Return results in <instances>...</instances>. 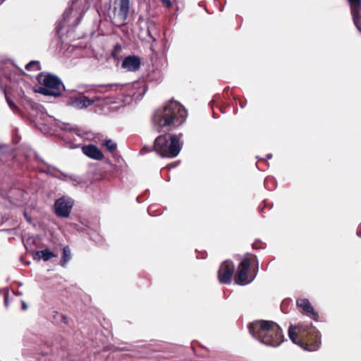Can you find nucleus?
<instances>
[{"label": "nucleus", "mask_w": 361, "mask_h": 361, "mask_svg": "<svg viewBox=\"0 0 361 361\" xmlns=\"http://www.w3.org/2000/svg\"><path fill=\"white\" fill-rule=\"evenodd\" d=\"M247 327L252 337L267 346L276 348L284 341L281 328L273 321L255 320Z\"/></svg>", "instance_id": "1"}, {"label": "nucleus", "mask_w": 361, "mask_h": 361, "mask_svg": "<svg viewBox=\"0 0 361 361\" xmlns=\"http://www.w3.org/2000/svg\"><path fill=\"white\" fill-rule=\"evenodd\" d=\"M288 334L293 343L307 351H316L321 346V334L312 324L300 323L297 326L290 325Z\"/></svg>", "instance_id": "2"}, {"label": "nucleus", "mask_w": 361, "mask_h": 361, "mask_svg": "<svg viewBox=\"0 0 361 361\" xmlns=\"http://www.w3.org/2000/svg\"><path fill=\"white\" fill-rule=\"evenodd\" d=\"M187 115V111L182 104L171 100L156 110L152 117V123L158 128L170 126L177 127L185 122Z\"/></svg>", "instance_id": "3"}, {"label": "nucleus", "mask_w": 361, "mask_h": 361, "mask_svg": "<svg viewBox=\"0 0 361 361\" xmlns=\"http://www.w3.org/2000/svg\"><path fill=\"white\" fill-rule=\"evenodd\" d=\"M182 134L170 136V143L166 135L158 136L154 142V150L162 157L174 158L180 153L182 144L180 137Z\"/></svg>", "instance_id": "4"}, {"label": "nucleus", "mask_w": 361, "mask_h": 361, "mask_svg": "<svg viewBox=\"0 0 361 361\" xmlns=\"http://www.w3.org/2000/svg\"><path fill=\"white\" fill-rule=\"evenodd\" d=\"M259 263L255 255L245 256L238 265L235 277L237 284L245 286L251 283L258 271Z\"/></svg>", "instance_id": "5"}, {"label": "nucleus", "mask_w": 361, "mask_h": 361, "mask_svg": "<svg viewBox=\"0 0 361 361\" xmlns=\"http://www.w3.org/2000/svg\"><path fill=\"white\" fill-rule=\"evenodd\" d=\"M37 80L44 86L40 87L39 91L44 95L58 97L61 94L64 90L63 84L56 75L40 73L37 76Z\"/></svg>", "instance_id": "6"}, {"label": "nucleus", "mask_w": 361, "mask_h": 361, "mask_svg": "<svg viewBox=\"0 0 361 361\" xmlns=\"http://www.w3.org/2000/svg\"><path fill=\"white\" fill-rule=\"evenodd\" d=\"M79 4V0H72L71 4L66 8L63 14V20L59 21L56 27V32L59 34L61 30L66 27H75L80 22L84 12L83 11L78 13L75 11V5Z\"/></svg>", "instance_id": "7"}, {"label": "nucleus", "mask_w": 361, "mask_h": 361, "mask_svg": "<svg viewBox=\"0 0 361 361\" xmlns=\"http://www.w3.org/2000/svg\"><path fill=\"white\" fill-rule=\"evenodd\" d=\"M129 11L130 0H120L118 8H114L113 16L111 17V22L118 27L125 25Z\"/></svg>", "instance_id": "8"}, {"label": "nucleus", "mask_w": 361, "mask_h": 361, "mask_svg": "<svg viewBox=\"0 0 361 361\" xmlns=\"http://www.w3.org/2000/svg\"><path fill=\"white\" fill-rule=\"evenodd\" d=\"M74 204L73 200L68 196L58 198L54 204V212L58 217L68 218Z\"/></svg>", "instance_id": "9"}, {"label": "nucleus", "mask_w": 361, "mask_h": 361, "mask_svg": "<svg viewBox=\"0 0 361 361\" xmlns=\"http://www.w3.org/2000/svg\"><path fill=\"white\" fill-rule=\"evenodd\" d=\"M234 264L231 260L224 261L218 271V279L220 283L229 284L234 272Z\"/></svg>", "instance_id": "10"}, {"label": "nucleus", "mask_w": 361, "mask_h": 361, "mask_svg": "<svg viewBox=\"0 0 361 361\" xmlns=\"http://www.w3.org/2000/svg\"><path fill=\"white\" fill-rule=\"evenodd\" d=\"M10 147L7 145L0 146V164L6 162L12 155L9 153ZM15 190L7 191L4 188L3 183H0V196L4 198H11L14 193Z\"/></svg>", "instance_id": "11"}, {"label": "nucleus", "mask_w": 361, "mask_h": 361, "mask_svg": "<svg viewBox=\"0 0 361 361\" xmlns=\"http://www.w3.org/2000/svg\"><path fill=\"white\" fill-rule=\"evenodd\" d=\"M94 102V99L81 95L78 97H71L68 102V105L76 109H82L91 106Z\"/></svg>", "instance_id": "12"}, {"label": "nucleus", "mask_w": 361, "mask_h": 361, "mask_svg": "<svg viewBox=\"0 0 361 361\" xmlns=\"http://www.w3.org/2000/svg\"><path fill=\"white\" fill-rule=\"evenodd\" d=\"M350 12L353 17V23L357 30L361 32V19L360 17V11L361 8V0H348Z\"/></svg>", "instance_id": "13"}, {"label": "nucleus", "mask_w": 361, "mask_h": 361, "mask_svg": "<svg viewBox=\"0 0 361 361\" xmlns=\"http://www.w3.org/2000/svg\"><path fill=\"white\" fill-rule=\"evenodd\" d=\"M298 307L301 308L304 312L309 314V317L314 321L319 319V314L315 312L310 302L307 298H299L296 301Z\"/></svg>", "instance_id": "14"}, {"label": "nucleus", "mask_w": 361, "mask_h": 361, "mask_svg": "<svg viewBox=\"0 0 361 361\" xmlns=\"http://www.w3.org/2000/svg\"><path fill=\"white\" fill-rule=\"evenodd\" d=\"M82 153L94 160H102L104 158L102 152L94 145H87L82 147Z\"/></svg>", "instance_id": "15"}, {"label": "nucleus", "mask_w": 361, "mask_h": 361, "mask_svg": "<svg viewBox=\"0 0 361 361\" xmlns=\"http://www.w3.org/2000/svg\"><path fill=\"white\" fill-rule=\"evenodd\" d=\"M121 66L129 71H136L140 67V60L136 56H128L124 59Z\"/></svg>", "instance_id": "16"}, {"label": "nucleus", "mask_w": 361, "mask_h": 361, "mask_svg": "<svg viewBox=\"0 0 361 361\" xmlns=\"http://www.w3.org/2000/svg\"><path fill=\"white\" fill-rule=\"evenodd\" d=\"M54 177L63 181L71 182L74 185L79 184L82 182V180L79 176L74 174L65 173L60 171L59 170L57 172V175H54Z\"/></svg>", "instance_id": "17"}, {"label": "nucleus", "mask_w": 361, "mask_h": 361, "mask_svg": "<svg viewBox=\"0 0 361 361\" xmlns=\"http://www.w3.org/2000/svg\"><path fill=\"white\" fill-rule=\"evenodd\" d=\"M56 257V255L49 249L37 251L35 254V259H43L44 262L49 260L51 258Z\"/></svg>", "instance_id": "18"}, {"label": "nucleus", "mask_w": 361, "mask_h": 361, "mask_svg": "<svg viewBox=\"0 0 361 361\" xmlns=\"http://www.w3.org/2000/svg\"><path fill=\"white\" fill-rule=\"evenodd\" d=\"M36 158L39 159V161H41L42 164L44 165V166L40 168L41 171L46 173L53 177L54 175H57L59 169L56 167L45 163L43 160L39 159L37 156Z\"/></svg>", "instance_id": "19"}, {"label": "nucleus", "mask_w": 361, "mask_h": 361, "mask_svg": "<svg viewBox=\"0 0 361 361\" xmlns=\"http://www.w3.org/2000/svg\"><path fill=\"white\" fill-rule=\"evenodd\" d=\"M71 250L68 248V247H65L63 249V253H62V257H61V260L60 262V264L63 267H66V264L68 262V261L71 259Z\"/></svg>", "instance_id": "20"}, {"label": "nucleus", "mask_w": 361, "mask_h": 361, "mask_svg": "<svg viewBox=\"0 0 361 361\" xmlns=\"http://www.w3.org/2000/svg\"><path fill=\"white\" fill-rule=\"evenodd\" d=\"M104 145L110 152H113L117 147L116 143L111 140H104Z\"/></svg>", "instance_id": "21"}, {"label": "nucleus", "mask_w": 361, "mask_h": 361, "mask_svg": "<svg viewBox=\"0 0 361 361\" xmlns=\"http://www.w3.org/2000/svg\"><path fill=\"white\" fill-rule=\"evenodd\" d=\"M27 71H32L35 70H40L39 63L37 61H32L25 66Z\"/></svg>", "instance_id": "22"}, {"label": "nucleus", "mask_w": 361, "mask_h": 361, "mask_svg": "<svg viewBox=\"0 0 361 361\" xmlns=\"http://www.w3.org/2000/svg\"><path fill=\"white\" fill-rule=\"evenodd\" d=\"M5 97H6V102L8 105V106L10 107V109L13 111V112H17L18 110V107L17 106V105L9 98V97L8 96V94H6V92H5Z\"/></svg>", "instance_id": "23"}, {"label": "nucleus", "mask_w": 361, "mask_h": 361, "mask_svg": "<svg viewBox=\"0 0 361 361\" xmlns=\"http://www.w3.org/2000/svg\"><path fill=\"white\" fill-rule=\"evenodd\" d=\"M18 192L20 193V196L16 200L18 202H23L24 200H25V197H24V192L21 190H19Z\"/></svg>", "instance_id": "24"}, {"label": "nucleus", "mask_w": 361, "mask_h": 361, "mask_svg": "<svg viewBox=\"0 0 361 361\" xmlns=\"http://www.w3.org/2000/svg\"><path fill=\"white\" fill-rule=\"evenodd\" d=\"M61 129L63 130H73V128L71 127L70 124L68 123H63V126L61 127Z\"/></svg>", "instance_id": "25"}, {"label": "nucleus", "mask_w": 361, "mask_h": 361, "mask_svg": "<svg viewBox=\"0 0 361 361\" xmlns=\"http://www.w3.org/2000/svg\"><path fill=\"white\" fill-rule=\"evenodd\" d=\"M161 3L167 8L171 7L172 5L171 1L170 0H161Z\"/></svg>", "instance_id": "26"}, {"label": "nucleus", "mask_w": 361, "mask_h": 361, "mask_svg": "<svg viewBox=\"0 0 361 361\" xmlns=\"http://www.w3.org/2000/svg\"><path fill=\"white\" fill-rule=\"evenodd\" d=\"M357 235L359 237H361V224L359 225L357 231Z\"/></svg>", "instance_id": "27"}, {"label": "nucleus", "mask_w": 361, "mask_h": 361, "mask_svg": "<svg viewBox=\"0 0 361 361\" xmlns=\"http://www.w3.org/2000/svg\"><path fill=\"white\" fill-rule=\"evenodd\" d=\"M24 216L25 217V219H27V221L30 222L31 221L30 217L28 216V215L26 212H24Z\"/></svg>", "instance_id": "28"}, {"label": "nucleus", "mask_w": 361, "mask_h": 361, "mask_svg": "<svg viewBox=\"0 0 361 361\" xmlns=\"http://www.w3.org/2000/svg\"><path fill=\"white\" fill-rule=\"evenodd\" d=\"M22 308H23V310L27 309V305L25 304V302L24 301L22 302Z\"/></svg>", "instance_id": "29"}, {"label": "nucleus", "mask_w": 361, "mask_h": 361, "mask_svg": "<svg viewBox=\"0 0 361 361\" xmlns=\"http://www.w3.org/2000/svg\"><path fill=\"white\" fill-rule=\"evenodd\" d=\"M271 158H272V154H268L267 155V159H271Z\"/></svg>", "instance_id": "30"}, {"label": "nucleus", "mask_w": 361, "mask_h": 361, "mask_svg": "<svg viewBox=\"0 0 361 361\" xmlns=\"http://www.w3.org/2000/svg\"><path fill=\"white\" fill-rule=\"evenodd\" d=\"M252 247H253L254 249H258V248H259V247H257V243H253V244H252Z\"/></svg>", "instance_id": "31"}, {"label": "nucleus", "mask_w": 361, "mask_h": 361, "mask_svg": "<svg viewBox=\"0 0 361 361\" xmlns=\"http://www.w3.org/2000/svg\"><path fill=\"white\" fill-rule=\"evenodd\" d=\"M62 319H63V322L64 323H66V322H67V321H66V317L63 316V317H62Z\"/></svg>", "instance_id": "32"}, {"label": "nucleus", "mask_w": 361, "mask_h": 361, "mask_svg": "<svg viewBox=\"0 0 361 361\" xmlns=\"http://www.w3.org/2000/svg\"><path fill=\"white\" fill-rule=\"evenodd\" d=\"M4 302H5V304H6V305H7V304H8V299H7V298H5Z\"/></svg>", "instance_id": "33"}, {"label": "nucleus", "mask_w": 361, "mask_h": 361, "mask_svg": "<svg viewBox=\"0 0 361 361\" xmlns=\"http://www.w3.org/2000/svg\"><path fill=\"white\" fill-rule=\"evenodd\" d=\"M116 48H117V49H121V46L117 45V46H116Z\"/></svg>", "instance_id": "34"}, {"label": "nucleus", "mask_w": 361, "mask_h": 361, "mask_svg": "<svg viewBox=\"0 0 361 361\" xmlns=\"http://www.w3.org/2000/svg\"><path fill=\"white\" fill-rule=\"evenodd\" d=\"M116 48H117V49H121V46L117 45V46H116Z\"/></svg>", "instance_id": "35"}, {"label": "nucleus", "mask_w": 361, "mask_h": 361, "mask_svg": "<svg viewBox=\"0 0 361 361\" xmlns=\"http://www.w3.org/2000/svg\"><path fill=\"white\" fill-rule=\"evenodd\" d=\"M241 108H243L245 106L244 104H240Z\"/></svg>", "instance_id": "36"}, {"label": "nucleus", "mask_w": 361, "mask_h": 361, "mask_svg": "<svg viewBox=\"0 0 361 361\" xmlns=\"http://www.w3.org/2000/svg\"><path fill=\"white\" fill-rule=\"evenodd\" d=\"M147 32H148V35L150 36V31L149 30V29L147 30Z\"/></svg>", "instance_id": "37"}]
</instances>
